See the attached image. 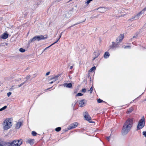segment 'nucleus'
<instances>
[{
    "label": "nucleus",
    "mask_w": 146,
    "mask_h": 146,
    "mask_svg": "<svg viewBox=\"0 0 146 146\" xmlns=\"http://www.w3.org/2000/svg\"><path fill=\"white\" fill-rule=\"evenodd\" d=\"M133 124V119L128 118L123 126L121 134L123 135H127L130 130Z\"/></svg>",
    "instance_id": "obj_1"
},
{
    "label": "nucleus",
    "mask_w": 146,
    "mask_h": 146,
    "mask_svg": "<svg viewBox=\"0 0 146 146\" xmlns=\"http://www.w3.org/2000/svg\"><path fill=\"white\" fill-rule=\"evenodd\" d=\"M11 120L10 119H7L3 122V129L7 130L10 128L12 125Z\"/></svg>",
    "instance_id": "obj_2"
},
{
    "label": "nucleus",
    "mask_w": 146,
    "mask_h": 146,
    "mask_svg": "<svg viewBox=\"0 0 146 146\" xmlns=\"http://www.w3.org/2000/svg\"><path fill=\"white\" fill-rule=\"evenodd\" d=\"M145 14H146V7L138 14L132 17L131 19H138L140 17H142Z\"/></svg>",
    "instance_id": "obj_3"
},
{
    "label": "nucleus",
    "mask_w": 146,
    "mask_h": 146,
    "mask_svg": "<svg viewBox=\"0 0 146 146\" xmlns=\"http://www.w3.org/2000/svg\"><path fill=\"white\" fill-rule=\"evenodd\" d=\"M145 118L143 117L139 121L137 130H138L142 129L145 126Z\"/></svg>",
    "instance_id": "obj_4"
},
{
    "label": "nucleus",
    "mask_w": 146,
    "mask_h": 146,
    "mask_svg": "<svg viewBox=\"0 0 146 146\" xmlns=\"http://www.w3.org/2000/svg\"><path fill=\"white\" fill-rule=\"evenodd\" d=\"M45 38L42 35L36 36L34 37L32 39L29 41V43L34 42L35 41H39L42 39H44Z\"/></svg>",
    "instance_id": "obj_5"
},
{
    "label": "nucleus",
    "mask_w": 146,
    "mask_h": 146,
    "mask_svg": "<svg viewBox=\"0 0 146 146\" xmlns=\"http://www.w3.org/2000/svg\"><path fill=\"white\" fill-rule=\"evenodd\" d=\"M18 144H15L14 140L9 142H6L4 143V146H16Z\"/></svg>",
    "instance_id": "obj_6"
},
{
    "label": "nucleus",
    "mask_w": 146,
    "mask_h": 146,
    "mask_svg": "<svg viewBox=\"0 0 146 146\" xmlns=\"http://www.w3.org/2000/svg\"><path fill=\"white\" fill-rule=\"evenodd\" d=\"M84 117L85 118V119L86 120L88 121L90 123H93L92 121H90V120H91V118L90 116L89 115L87 112L86 111L85 112Z\"/></svg>",
    "instance_id": "obj_7"
},
{
    "label": "nucleus",
    "mask_w": 146,
    "mask_h": 146,
    "mask_svg": "<svg viewBox=\"0 0 146 146\" xmlns=\"http://www.w3.org/2000/svg\"><path fill=\"white\" fill-rule=\"evenodd\" d=\"M124 34H121L117 37L116 40V42L117 43L121 42L124 38Z\"/></svg>",
    "instance_id": "obj_8"
},
{
    "label": "nucleus",
    "mask_w": 146,
    "mask_h": 146,
    "mask_svg": "<svg viewBox=\"0 0 146 146\" xmlns=\"http://www.w3.org/2000/svg\"><path fill=\"white\" fill-rule=\"evenodd\" d=\"M78 125V123L77 122H74L71 124L69 127V129H72L75 128Z\"/></svg>",
    "instance_id": "obj_9"
},
{
    "label": "nucleus",
    "mask_w": 146,
    "mask_h": 146,
    "mask_svg": "<svg viewBox=\"0 0 146 146\" xmlns=\"http://www.w3.org/2000/svg\"><path fill=\"white\" fill-rule=\"evenodd\" d=\"M86 103V101L84 99L81 100L79 103L80 107H82L85 106V104Z\"/></svg>",
    "instance_id": "obj_10"
},
{
    "label": "nucleus",
    "mask_w": 146,
    "mask_h": 146,
    "mask_svg": "<svg viewBox=\"0 0 146 146\" xmlns=\"http://www.w3.org/2000/svg\"><path fill=\"white\" fill-rule=\"evenodd\" d=\"M98 10V12L100 13H104L107 11L106 8L104 7H100L96 9Z\"/></svg>",
    "instance_id": "obj_11"
},
{
    "label": "nucleus",
    "mask_w": 146,
    "mask_h": 146,
    "mask_svg": "<svg viewBox=\"0 0 146 146\" xmlns=\"http://www.w3.org/2000/svg\"><path fill=\"white\" fill-rule=\"evenodd\" d=\"M14 142L15 144L18 145L16 146H20L22 143V141L21 139L15 140H14Z\"/></svg>",
    "instance_id": "obj_12"
},
{
    "label": "nucleus",
    "mask_w": 146,
    "mask_h": 146,
    "mask_svg": "<svg viewBox=\"0 0 146 146\" xmlns=\"http://www.w3.org/2000/svg\"><path fill=\"white\" fill-rule=\"evenodd\" d=\"M60 75V74H58L56 75V76L51 78H50V80H53L54 79V80L53 81H52L50 82H49V84H52L55 81L57 80L58 79V78L59 76Z\"/></svg>",
    "instance_id": "obj_13"
},
{
    "label": "nucleus",
    "mask_w": 146,
    "mask_h": 146,
    "mask_svg": "<svg viewBox=\"0 0 146 146\" xmlns=\"http://www.w3.org/2000/svg\"><path fill=\"white\" fill-rule=\"evenodd\" d=\"M23 123V122H17L15 128L19 129L20 128V127L22 125Z\"/></svg>",
    "instance_id": "obj_14"
},
{
    "label": "nucleus",
    "mask_w": 146,
    "mask_h": 146,
    "mask_svg": "<svg viewBox=\"0 0 146 146\" xmlns=\"http://www.w3.org/2000/svg\"><path fill=\"white\" fill-rule=\"evenodd\" d=\"M35 140L33 139H29L27 140L26 142L27 143L30 144L31 145H32L34 143Z\"/></svg>",
    "instance_id": "obj_15"
},
{
    "label": "nucleus",
    "mask_w": 146,
    "mask_h": 146,
    "mask_svg": "<svg viewBox=\"0 0 146 146\" xmlns=\"http://www.w3.org/2000/svg\"><path fill=\"white\" fill-rule=\"evenodd\" d=\"M63 86L68 88H70L72 86V84L71 83H65L64 84Z\"/></svg>",
    "instance_id": "obj_16"
},
{
    "label": "nucleus",
    "mask_w": 146,
    "mask_h": 146,
    "mask_svg": "<svg viewBox=\"0 0 146 146\" xmlns=\"http://www.w3.org/2000/svg\"><path fill=\"white\" fill-rule=\"evenodd\" d=\"M127 10L124 9H120L118 10L116 12L117 13H121L124 12H125V11H126Z\"/></svg>",
    "instance_id": "obj_17"
},
{
    "label": "nucleus",
    "mask_w": 146,
    "mask_h": 146,
    "mask_svg": "<svg viewBox=\"0 0 146 146\" xmlns=\"http://www.w3.org/2000/svg\"><path fill=\"white\" fill-rule=\"evenodd\" d=\"M8 37V35L6 33H5L1 36V38L3 39H6Z\"/></svg>",
    "instance_id": "obj_18"
},
{
    "label": "nucleus",
    "mask_w": 146,
    "mask_h": 146,
    "mask_svg": "<svg viewBox=\"0 0 146 146\" xmlns=\"http://www.w3.org/2000/svg\"><path fill=\"white\" fill-rule=\"evenodd\" d=\"M133 110V108L132 107H131L127 110V111L126 112V113L127 114L130 113Z\"/></svg>",
    "instance_id": "obj_19"
},
{
    "label": "nucleus",
    "mask_w": 146,
    "mask_h": 146,
    "mask_svg": "<svg viewBox=\"0 0 146 146\" xmlns=\"http://www.w3.org/2000/svg\"><path fill=\"white\" fill-rule=\"evenodd\" d=\"M110 56V54L107 52L104 53V56L105 58H108Z\"/></svg>",
    "instance_id": "obj_20"
},
{
    "label": "nucleus",
    "mask_w": 146,
    "mask_h": 146,
    "mask_svg": "<svg viewBox=\"0 0 146 146\" xmlns=\"http://www.w3.org/2000/svg\"><path fill=\"white\" fill-rule=\"evenodd\" d=\"M100 52L99 51L98 52H94V54L95 55V58H96L99 56L100 54Z\"/></svg>",
    "instance_id": "obj_21"
},
{
    "label": "nucleus",
    "mask_w": 146,
    "mask_h": 146,
    "mask_svg": "<svg viewBox=\"0 0 146 146\" xmlns=\"http://www.w3.org/2000/svg\"><path fill=\"white\" fill-rule=\"evenodd\" d=\"M118 46H110V49L112 50H115L118 48Z\"/></svg>",
    "instance_id": "obj_22"
},
{
    "label": "nucleus",
    "mask_w": 146,
    "mask_h": 146,
    "mask_svg": "<svg viewBox=\"0 0 146 146\" xmlns=\"http://www.w3.org/2000/svg\"><path fill=\"white\" fill-rule=\"evenodd\" d=\"M96 69V67L95 66H94L92 67L89 70L90 72H92L95 70Z\"/></svg>",
    "instance_id": "obj_23"
},
{
    "label": "nucleus",
    "mask_w": 146,
    "mask_h": 146,
    "mask_svg": "<svg viewBox=\"0 0 146 146\" xmlns=\"http://www.w3.org/2000/svg\"><path fill=\"white\" fill-rule=\"evenodd\" d=\"M19 51L21 52H24L26 50L25 49H24L22 48H21L19 49Z\"/></svg>",
    "instance_id": "obj_24"
},
{
    "label": "nucleus",
    "mask_w": 146,
    "mask_h": 146,
    "mask_svg": "<svg viewBox=\"0 0 146 146\" xmlns=\"http://www.w3.org/2000/svg\"><path fill=\"white\" fill-rule=\"evenodd\" d=\"M7 108V106H5L3 107V108L0 109V111H2L3 110Z\"/></svg>",
    "instance_id": "obj_25"
},
{
    "label": "nucleus",
    "mask_w": 146,
    "mask_h": 146,
    "mask_svg": "<svg viewBox=\"0 0 146 146\" xmlns=\"http://www.w3.org/2000/svg\"><path fill=\"white\" fill-rule=\"evenodd\" d=\"M61 128L60 127H58L56 128L55 130L56 131L58 132L61 130Z\"/></svg>",
    "instance_id": "obj_26"
},
{
    "label": "nucleus",
    "mask_w": 146,
    "mask_h": 146,
    "mask_svg": "<svg viewBox=\"0 0 146 146\" xmlns=\"http://www.w3.org/2000/svg\"><path fill=\"white\" fill-rule=\"evenodd\" d=\"M50 46H48L47 47H46V48H45L44 49L42 53H41V54L43 53L44 52H46V50H47L48 48Z\"/></svg>",
    "instance_id": "obj_27"
},
{
    "label": "nucleus",
    "mask_w": 146,
    "mask_h": 146,
    "mask_svg": "<svg viewBox=\"0 0 146 146\" xmlns=\"http://www.w3.org/2000/svg\"><path fill=\"white\" fill-rule=\"evenodd\" d=\"M83 94L81 93H78V94H77L76 95V96H83Z\"/></svg>",
    "instance_id": "obj_28"
},
{
    "label": "nucleus",
    "mask_w": 146,
    "mask_h": 146,
    "mask_svg": "<svg viewBox=\"0 0 146 146\" xmlns=\"http://www.w3.org/2000/svg\"><path fill=\"white\" fill-rule=\"evenodd\" d=\"M32 134L33 136H35L36 135L37 133L35 131H32Z\"/></svg>",
    "instance_id": "obj_29"
},
{
    "label": "nucleus",
    "mask_w": 146,
    "mask_h": 146,
    "mask_svg": "<svg viewBox=\"0 0 146 146\" xmlns=\"http://www.w3.org/2000/svg\"><path fill=\"white\" fill-rule=\"evenodd\" d=\"M97 102L98 103H101L104 102L100 98L98 100Z\"/></svg>",
    "instance_id": "obj_30"
},
{
    "label": "nucleus",
    "mask_w": 146,
    "mask_h": 146,
    "mask_svg": "<svg viewBox=\"0 0 146 146\" xmlns=\"http://www.w3.org/2000/svg\"><path fill=\"white\" fill-rule=\"evenodd\" d=\"M61 35H60V36L59 37V38L58 39V40H56V42H54V43H53L52 44H50V46H52V45H53L55 43H57V42H58V40H59V39H60V37H61Z\"/></svg>",
    "instance_id": "obj_31"
},
{
    "label": "nucleus",
    "mask_w": 146,
    "mask_h": 146,
    "mask_svg": "<svg viewBox=\"0 0 146 146\" xmlns=\"http://www.w3.org/2000/svg\"><path fill=\"white\" fill-rule=\"evenodd\" d=\"M93 91V86H92L90 88V89L88 91H90V94L92 93Z\"/></svg>",
    "instance_id": "obj_32"
},
{
    "label": "nucleus",
    "mask_w": 146,
    "mask_h": 146,
    "mask_svg": "<svg viewBox=\"0 0 146 146\" xmlns=\"http://www.w3.org/2000/svg\"><path fill=\"white\" fill-rule=\"evenodd\" d=\"M86 91V88H83L82 90V92L83 93H85Z\"/></svg>",
    "instance_id": "obj_33"
},
{
    "label": "nucleus",
    "mask_w": 146,
    "mask_h": 146,
    "mask_svg": "<svg viewBox=\"0 0 146 146\" xmlns=\"http://www.w3.org/2000/svg\"><path fill=\"white\" fill-rule=\"evenodd\" d=\"M143 135H144L145 137H146V131H144L143 132Z\"/></svg>",
    "instance_id": "obj_34"
},
{
    "label": "nucleus",
    "mask_w": 146,
    "mask_h": 146,
    "mask_svg": "<svg viewBox=\"0 0 146 146\" xmlns=\"http://www.w3.org/2000/svg\"><path fill=\"white\" fill-rule=\"evenodd\" d=\"M30 78V76L29 75H28L25 78L27 80H28Z\"/></svg>",
    "instance_id": "obj_35"
},
{
    "label": "nucleus",
    "mask_w": 146,
    "mask_h": 146,
    "mask_svg": "<svg viewBox=\"0 0 146 146\" xmlns=\"http://www.w3.org/2000/svg\"><path fill=\"white\" fill-rule=\"evenodd\" d=\"M11 94H12V93L11 92L8 93L7 94V96L8 97H9L10 96V95Z\"/></svg>",
    "instance_id": "obj_36"
},
{
    "label": "nucleus",
    "mask_w": 146,
    "mask_h": 146,
    "mask_svg": "<svg viewBox=\"0 0 146 146\" xmlns=\"http://www.w3.org/2000/svg\"><path fill=\"white\" fill-rule=\"evenodd\" d=\"M93 0H88L86 1V3L87 4H88L89 3H90L91 1H92Z\"/></svg>",
    "instance_id": "obj_37"
},
{
    "label": "nucleus",
    "mask_w": 146,
    "mask_h": 146,
    "mask_svg": "<svg viewBox=\"0 0 146 146\" xmlns=\"http://www.w3.org/2000/svg\"><path fill=\"white\" fill-rule=\"evenodd\" d=\"M131 48V46H125L124 48L125 49L126 48H129L130 49Z\"/></svg>",
    "instance_id": "obj_38"
},
{
    "label": "nucleus",
    "mask_w": 146,
    "mask_h": 146,
    "mask_svg": "<svg viewBox=\"0 0 146 146\" xmlns=\"http://www.w3.org/2000/svg\"><path fill=\"white\" fill-rule=\"evenodd\" d=\"M21 80V78H19L15 80V81H17L19 82Z\"/></svg>",
    "instance_id": "obj_39"
},
{
    "label": "nucleus",
    "mask_w": 146,
    "mask_h": 146,
    "mask_svg": "<svg viewBox=\"0 0 146 146\" xmlns=\"http://www.w3.org/2000/svg\"><path fill=\"white\" fill-rule=\"evenodd\" d=\"M137 35H134V36H133V38H137Z\"/></svg>",
    "instance_id": "obj_40"
},
{
    "label": "nucleus",
    "mask_w": 146,
    "mask_h": 146,
    "mask_svg": "<svg viewBox=\"0 0 146 146\" xmlns=\"http://www.w3.org/2000/svg\"><path fill=\"white\" fill-rule=\"evenodd\" d=\"M50 72H47L46 74V76H48V75H49V74H50Z\"/></svg>",
    "instance_id": "obj_41"
},
{
    "label": "nucleus",
    "mask_w": 146,
    "mask_h": 146,
    "mask_svg": "<svg viewBox=\"0 0 146 146\" xmlns=\"http://www.w3.org/2000/svg\"><path fill=\"white\" fill-rule=\"evenodd\" d=\"M23 85V84H22L21 83V84H20V85H19L18 86V87H21V86H22V85Z\"/></svg>",
    "instance_id": "obj_42"
},
{
    "label": "nucleus",
    "mask_w": 146,
    "mask_h": 146,
    "mask_svg": "<svg viewBox=\"0 0 146 146\" xmlns=\"http://www.w3.org/2000/svg\"><path fill=\"white\" fill-rule=\"evenodd\" d=\"M110 138V136H109V137H107V139H108V141H109Z\"/></svg>",
    "instance_id": "obj_43"
},
{
    "label": "nucleus",
    "mask_w": 146,
    "mask_h": 146,
    "mask_svg": "<svg viewBox=\"0 0 146 146\" xmlns=\"http://www.w3.org/2000/svg\"><path fill=\"white\" fill-rule=\"evenodd\" d=\"M14 86H12L11 88L10 89H11L13 90L14 89V88H13Z\"/></svg>",
    "instance_id": "obj_44"
},
{
    "label": "nucleus",
    "mask_w": 146,
    "mask_h": 146,
    "mask_svg": "<svg viewBox=\"0 0 146 146\" xmlns=\"http://www.w3.org/2000/svg\"><path fill=\"white\" fill-rule=\"evenodd\" d=\"M115 43L114 42H112V45H113V46H114V45H115Z\"/></svg>",
    "instance_id": "obj_45"
},
{
    "label": "nucleus",
    "mask_w": 146,
    "mask_h": 146,
    "mask_svg": "<svg viewBox=\"0 0 146 146\" xmlns=\"http://www.w3.org/2000/svg\"><path fill=\"white\" fill-rule=\"evenodd\" d=\"M73 68V66H71L70 67V69H72V68Z\"/></svg>",
    "instance_id": "obj_46"
},
{
    "label": "nucleus",
    "mask_w": 146,
    "mask_h": 146,
    "mask_svg": "<svg viewBox=\"0 0 146 146\" xmlns=\"http://www.w3.org/2000/svg\"><path fill=\"white\" fill-rule=\"evenodd\" d=\"M96 58H95V57H94L92 59V61L94 60Z\"/></svg>",
    "instance_id": "obj_47"
},
{
    "label": "nucleus",
    "mask_w": 146,
    "mask_h": 146,
    "mask_svg": "<svg viewBox=\"0 0 146 146\" xmlns=\"http://www.w3.org/2000/svg\"><path fill=\"white\" fill-rule=\"evenodd\" d=\"M25 83H26V82H25H25H24L23 83H22V84H23H23H25Z\"/></svg>",
    "instance_id": "obj_48"
},
{
    "label": "nucleus",
    "mask_w": 146,
    "mask_h": 146,
    "mask_svg": "<svg viewBox=\"0 0 146 146\" xmlns=\"http://www.w3.org/2000/svg\"><path fill=\"white\" fill-rule=\"evenodd\" d=\"M0 146H4L2 144H1L0 143Z\"/></svg>",
    "instance_id": "obj_49"
},
{
    "label": "nucleus",
    "mask_w": 146,
    "mask_h": 146,
    "mask_svg": "<svg viewBox=\"0 0 146 146\" xmlns=\"http://www.w3.org/2000/svg\"><path fill=\"white\" fill-rule=\"evenodd\" d=\"M76 104V103H75V104L74 106H73V108H74V107L75 106Z\"/></svg>",
    "instance_id": "obj_50"
},
{
    "label": "nucleus",
    "mask_w": 146,
    "mask_h": 146,
    "mask_svg": "<svg viewBox=\"0 0 146 146\" xmlns=\"http://www.w3.org/2000/svg\"><path fill=\"white\" fill-rule=\"evenodd\" d=\"M51 88H51H48V89H47L46 90H49V89H50Z\"/></svg>",
    "instance_id": "obj_51"
},
{
    "label": "nucleus",
    "mask_w": 146,
    "mask_h": 146,
    "mask_svg": "<svg viewBox=\"0 0 146 146\" xmlns=\"http://www.w3.org/2000/svg\"><path fill=\"white\" fill-rule=\"evenodd\" d=\"M27 80H26V81H25V82H26H26H27Z\"/></svg>",
    "instance_id": "obj_52"
},
{
    "label": "nucleus",
    "mask_w": 146,
    "mask_h": 146,
    "mask_svg": "<svg viewBox=\"0 0 146 146\" xmlns=\"http://www.w3.org/2000/svg\"><path fill=\"white\" fill-rule=\"evenodd\" d=\"M42 94L40 93V94L39 95H38V96H40L41 94Z\"/></svg>",
    "instance_id": "obj_53"
},
{
    "label": "nucleus",
    "mask_w": 146,
    "mask_h": 146,
    "mask_svg": "<svg viewBox=\"0 0 146 146\" xmlns=\"http://www.w3.org/2000/svg\"><path fill=\"white\" fill-rule=\"evenodd\" d=\"M1 19V18H0V20Z\"/></svg>",
    "instance_id": "obj_54"
},
{
    "label": "nucleus",
    "mask_w": 146,
    "mask_h": 146,
    "mask_svg": "<svg viewBox=\"0 0 146 146\" xmlns=\"http://www.w3.org/2000/svg\"><path fill=\"white\" fill-rule=\"evenodd\" d=\"M73 105V104H72V106Z\"/></svg>",
    "instance_id": "obj_55"
}]
</instances>
